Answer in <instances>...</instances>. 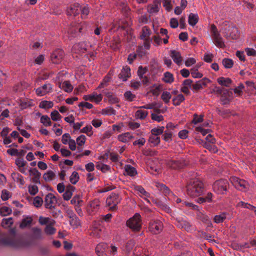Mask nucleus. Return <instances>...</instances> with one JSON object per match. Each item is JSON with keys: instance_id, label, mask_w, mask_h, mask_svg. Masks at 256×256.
I'll list each match as a JSON object with an SVG mask.
<instances>
[{"instance_id": "f257e3e1", "label": "nucleus", "mask_w": 256, "mask_h": 256, "mask_svg": "<svg viewBox=\"0 0 256 256\" xmlns=\"http://www.w3.org/2000/svg\"><path fill=\"white\" fill-rule=\"evenodd\" d=\"M187 194L191 197L198 196L204 191V184L198 180H190L186 186Z\"/></svg>"}, {"instance_id": "f03ea898", "label": "nucleus", "mask_w": 256, "mask_h": 256, "mask_svg": "<svg viewBox=\"0 0 256 256\" xmlns=\"http://www.w3.org/2000/svg\"><path fill=\"white\" fill-rule=\"evenodd\" d=\"M140 218V215L136 213L132 218L127 220L126 223L127 226L132 229L133 232L140 231L142 228Z\"/></svg>"}, {"instance_id": "7ed1b4c3", "label": "nucleus", "mask_w": 256, "mask_h": 256, "mask_svg": "<svg viewBox=\"0 0 256 256\" xmlns=\"http://www.w3.org/2000/svg\"><path fill=\"white\" fill-rule=\"evenodd\" d=\"M229 187L228 182L225 179L216 181L213 184L214 190L218 194H224Z\"/></svg>"}, {"instance_id": "20e7f679", "label": "nucleus", "mask_w": 256, "mask_h": 256, "mask_svg": "<svg viewBox=\"0 0 256 256\" xmlns=\"http://www.w3.org/2000/svg\"><path fill=\"white\" fill-rule=\"evenodd\" d=\"M0 241L4 245L10 246L14 248H20L25 245L24 241L22 239L5 238H2Z\"/></svg>"}, {"instance_id": "39448f33", "label": "nucleus", "mask_w": 256, "mask_h": 256, "mask_svg": "<svg viewBox=\"0 0 256 256\" xmlns=\"http://www.w3.org/2000/svg\"><path fill=\"white\" fill-rule=\"evenodd\" d=\"M166 166L174 170H180L183 168L186 164L185 160H169L166 162Z\"/></svg>"}, {"instance_id": "423d86ee", "label": "nucleus", "mask_w": 256, "mask_h": 256, "mask_svg": "<svg viewBox=\"0 0 256 256\" xmlns=\"http://www.w3.org/2000/svg\"><path fill=\"white\" fill-rule=\"evenodd\" d=\"M232 185L239 190H243L248 188L246 182L236 176L230 177V179Z\"/></svg>"}, {"instance_id": "0eeeda50", "label": "nucleus", "mask_w": 256, "mask_h": 256, "mask_svg": "<svg viewBox=\"0 0 256 256\" xmlns=\"http://www.w3.org/2000/svg\"><path fill=\"white\" fill-rule=\"evenodd\" d=\"M64 56V52L62 49L58 48L52 53L50 60L53 64H58L61 62Z\"/></svg>"}, {"instance_id": "6e6552de", "label": "nucleus", "mask_w": 256, "mask_h": 256, "mask_svg": "<svg viewBox=\"0 0 256 256\" xmlns=\"http://www.w3.org/2000/svg\"><path fill=\"white\" fill-rule=\"evenodd\" d=\"M162 228L163 224L159 220L151 221L149 224L150 231L154 234H160Z\"/></svg>"}, {"instance_id": "1a4fd4ad", "label": "nucleus", "mask_w": 256, "mask_h": 256, "mask_svg": "<svg viewBox=\"0 0 256 256\" xmlns=\"http://www.w3.org/2000/svg\"><path fill=\"white\" fill-rule=\"evenodd\" d=\"M225 36L226 38H230L232 40H237L239 37V32L238 28L234 26H229L228 28L225 29Z\"/></svg>"}, {"instance_id": "9d476101", "label": "nucleus", "mask_w": 256, "mask_h": 256, "mask_svg": "<svg viewBox=\"0 0 256 256\" xmlns=\"http://www.w3.org/2000/svg\"><path fill=\"white\" fill-rule=\"evenodd\" d=\"M81 10V6L78 3H75L70 5L67 8L66 14L68 16H76L80 14Z\"/></svg>"}, {"instance_id": "9b49d317", "label": "nucleus", "mask_w": 256, "mask_h": 256, "mask_svg": "<svg viewBox=\"0 0 256 256\" xmlns=\"http://www.w3.org/2000/svg\"><path fill=\"white\" fill-rule=\"evenodd\" d=\"M54 201H55L56 202H57L56 198L54 195V194L52 193H48L46 194L44 198L46 208L50 210L54 208L55 206L52 204L54 202Z\"/></svg>"}, {"instance_id": "f8f14e48", "label": "nucleus", "mask_w": 256, "mask_h": 256, "mask_svg": "<svg viewBox=\"0 0 256 256\" xmlns=\"http://www.w3.org/2000/svg\"><path fill=\"white\" fill-rule=\"evenodd\" d=\"M221 95L220 100L222 102L223 105L229 104L230 99V97H232V92L227 89L224 88Z\"/></svg>"}, {"instance_id": "ddd939ff", "label": "nucleus", "mask_w": 256, "mask_h": 256, "mask_svg": "<svg viewBox=\"0 0 256 256\" xmlns=\"http://www.w3.org/2000/svg\"><path fill=\"white\" fill-rule=\"evenodd\" d=\"M174 220L177 222L176 226L180 228H184L186 230L190 229L191 225L187 220L180 218H176Z\"/></svg>"}, {"instance_id": "4468645a", "label": "nucleus", "mask_w": 256, "mask_h": 256, "mask_svg": "<svg viewBox=\"0 0 256 256\" xmlns=\"http://www.w3.org/2000/svg\"><path fill=\"white\" fill-rule=\"evenodd\" d=\"M130 68L128 66L123 67L121 72L118 76V78L120 79H122L124 82L126 81L128 78L130 77Z\"/></svg>"}, {"instance_id": "2eb2a0df", "label": "nucleus", "mask_w": 256, "mask_h": 256, "mask_svg": "<svg viewBox=\"0 0 256 256\" xmlns=\"http://www.w3.org/2000/svg\"><path fill=\"white\" fill-rule=\"evenodd\" d=\"M30 176H34L32 178V181L35 184H40V180L41 174L36 168H30L29 170Z\"/></svg>"}, {"instance_id": "dca6fc26", "label": "nucleus", "mask_w": 256, "mask_h": 256, "mask_svg": "<svg viewBox=\"0 0 256 256\" xmlns=\"http://www.w3.org/2000/svg\"><path fill=\"white\" fill-rule=\"evenodd\" d=\"M52 89V85L50 84H45L36 90V94L38 96H44L50 92Z\"/></svg>"}, {"instance_id": "f3484780", "label": "nucleus", "mask_w": 256, "mask_h": 256, "mask_svg": "<svg viewBox=\"0 0 256 256\" xmlns=\"http://www.w3.org/2000/svg\"><path fill=\"white\" fill-rule=\"evenodd\" d=\"M120 199L119 198V195L118 194L114 192L112 194L106 198V204L108 206H111L112 204H118L120 202Z\"/></svg>"}, {"instance_id": "a211bd4d", "label": "nucleus", "mask_w": 256, "mask_h": 256, "mask_svg": "<svg viewBox=\"0 0 256 256\" xmlns=\"http://www.w3.org/2000/svg\"><path fill=\"white\" fill-rule=\"evenodd\" d=\"M107 248L106 244H99L96 248V252L98 256H106V248Z\"/></svg>"}, {"instance_id": "6ab92c4d", "label": "nucleus", "mask_w": 256, "mask_h": 256, "mask_svg": "<svg viewBox=\"0 0 256 256\" xmlns=\"http://www.w3.org/2000/svg\"><path fill=\"white\" fill-rule=\"evenodd\" d=\"M170 56L173 59L174 62H176L178 65L181 64L182 58L179 52L176 51V50H170Z\"/></svg>"}, {"instance_id": "aec40b11", "label": "nucleus", "mask_w": 256, "mask_h": 256, "mask_svg": "<svg viewBox=\"0 0 256 256\" xmlns=\"http://www.w3.org/2000/svg\"><path fill=\"white\" fill-rule=\"evenodd\" d=\"M58 86L67 92H72L74 88L73 86L69 80H66L62 84L61 82H59Z\"/></svg>"}, {"instance_id": "412c9836", "label": "nucleus", "mask_w": 256, "mask_h": 256, "mask_svg": "<svg viewBox=\"0 0 256 256\" xmlns=\"http://www.w3.org/2000/svg\"><path fill=\"white\" fill-rule=\"evenodd\" d=\"M214 42L216 46L220 48H224L226 47V45L223 41L222 37L220 36V34H214V36H212Z\"/></svg>"}, {"instance_id": "4be33fe9", "label": "nucleus", "mask_w": 256, "mask_h": 256, "mask_svg": "<svg viewBox=\"0 0 256 256\" xmlns=\"http://www.w3.org/2000/svg\"><path fill=\"white\" fill-rule=\"evenodd\" d=\"M198 16L197 14L190 13L188 16V22L190 25L194 26L198 23Z\"/></svg>"}, {"instance_id": "5701e85b", "label": "nucleus", "mask_w": 256, "mask_h": 256, "mask_svg": "<svg viewBox=\"0 0 256 256\" xmlns=\"http://www.w3.org/2000/svg\"><path fill=\"white\" fill-rule=\"evenodd\" d=\"M32 238L34 240L42 239V232L40 228H32Z\"/></svg>"}, {"instance_id": "b1692460", "label": "nucleus", "mask_w": 256, "mask_h": 256, "mask_svg": "<svg viewBox=\"0 0 256 256\" xmlns=\"http://www.w3.org/2000/svg\"><path fill=\"white\" fill-rule=\"evenodd\" d=\"M106 96L108 99V101L110 104H116L119 102L118 98L116 96V95L114 94L111 92H104Z\"/></svg>"}, {"instance_id": "393cba45", "label": "nucleus", "mask_w": 256, "mask_h": 256, "mask_svg": "<svg viewBox=\"0 0 256 256\" xmlns=\"http://www.w3.org/2000/svg\"><path fill=\"white\" fill-rule=\"evenodd\" d=\"M218 82L221 86L228 87L232 84V80L230 78L224 77H220L217 80Z\"/></svg>"}, {"instance_id": "a878e982", "label": "nucleus", "mask_w": 256, "mask_h": 256, "mask_svg": "<svg viewBox=\"0 0 256 256\" xmlns=\"http://www.w3.org/2000/svg\"><path fill=\"white\" fill-rule=\"evenodd\" d=\"M212 193L208 192L205 197H200L196 200L199 204H202L206 202H212Z\"/></svg>"}, {"instance_id": "bb28decb", "label": "nucleus", "mask_w": 256, "mask_h": 256, "mask_svg": "<svg viewBox=\"0 0 256 256\" xmlns=\"http://www.w3.org/2000/svg\"><path fill=\"white\" fill-rule=\"evenodd\" d=\"M185 100L184 96L182 94H178L172 98V104L174 106H178Z\"/></svg>"}, {"instance_id": "cd10ccee", "label": "nucleus", "mask_w": 256, "mask_h": 256, "mask_svg": "<svg viewBox=\"0 0 256 256\" xmlns=\"http://www.w3.org/2000/svg\"><path fill=\"white\" fill-rule=\"evenodd\" d=\"M125 171L127 174L130 176H135L137 174L136 168L129 164L126 165Z\"/></svg>"}, {"instance_id": "c85d7f7f", "label": "nucleus", "mask_w": 256, "mask_h": 256, "mask_svg": "<svg viewBox=\"0 0 256 256\" xmlns=\"http://www.w3.org/2000/svg\"><path fill=\"white\" fill-rule=\"evenodd\" d=\"M162 80L166 83L171 84L174 81L173 74L170 72H166L164 74Z\"/></svg>"}, {"instance_id": "c756f323", "label": "nucleus", "mask_w": 256, "mask_h": 256, "mask_svg": "<svg viewBox=\"0 0 256 256\" xmlns=\"http://www.w3.org/2000/svg\"><path fill=\"white\" fill-rule=\"evenodd\" d=\"M134 242L133 240H128L125 244L124 248V250L126 253L128 254L132 250L134 246Z\"/></svg>"}, {"instance_id": "7c9ffc66", "label": "nucleus", "mask_w": 256, "mask_h": 256, "mask_svg": "<svg viewBox=\"0 0 256 256\" xmlns=\"http://www.w3.org/2000/svg\"><path fill=\"white\" fill-rule=\"evenodd\" d=\"M54 106V103L52 101L42 100L39 104V107L42 108L48 109L52 108Z\"/></svg>"}, {"instance_id": "2f4dec72", "label": "nucleus", "mask_w": 256, "mask_h": 256, "mask_svg": "<svg viewBox=\"0 0 256 256\" xmlns=\"http://www.w3.org/2000/svg\"><path fill=\"white\" fill-rule=\"evenodd\" d=\"M152 87L154 88L150 90V92L152 93L154 96H158L162 90V86L160 84L157 85L154 84Z\"/></svg>"}, {"instance_id": "473e14b6", "label": "nucleus", "mask_w": 256, "mask_h": 256, "mask_svg": "<svg viewBox=\"0 0 256 256\" xmlns=\"http://www.w3.org/2000/svg\"><path fill=\"white\" fill-rule=\"evenodd\" d=\"M148 142L153 144V146H156L160 142V138L152 134L148 138Z\"/></svg>"}, {"instance_id": "72a5a7b5", "label": "nucleus", "mask_w": 256, "mask_h": 256, "mask_svg": "<svg viewBox=\"0 0 256 256\" xmlns=\"http://www.w3.org/2000/svg\"><path fill=\"white\" fill-rule=\"evenodd\" d=\"M200 66H194L190 70L192 76L194 78H201L202 77V74L198 72Z\"/></svg>"}, {"instance_id": "f704fd0d", "label": "nucleus", "mask_w": 256, "mask_h": 256, "mask_svg": "<svg viewBox=\"0 0 256 256\" xmlns=\"http://www.w3.org/2000/svg\"><path fill=\"white\" fill-rule=\"evenodd\" d=\"M80 176L76 172H73L70 178V182L73 184H76L79 180Z\"/></svg>"}, {"instance_id": "c9c22d12", "label": "nucleus", "mask_w": 256, "mask_h": 256, "mask_svg": "<svg viewBox=\"0 0 256 256\" xmlns=\"http://www.w3.org/2000/svg\"><path fill=\"white\" fill-rule=\"evenodd\" d=\"M32 222V219L31 217H27L26 218L22 219L20 225V228H24L28 226Z\"/></svg>"}, {"instance_id": "e433bc0d", "label": "nucleus", "mask_w": 256, "mask_h": 256, "mask_svg": "<svg viewBox=\"0 0 256 256\" xmlns=\"http://www.w3.org/2000/svg\"><path fill=\"white\" fill-rule=\"evenodd\" d=\"M55 176V174L52 170H48L44 174L43 178L46 182L50 181L52 180Z\"/></svg>"}, {"instance_id": "4c0bfd02", "label": "nucleus", "mask_w": 256, "mask_h": 256, "mask_svg": "<svg viewBox=\"0 0 256 256\" xmlns=\"http://www.w3.org/2000/svg\"><path fill=\"white\" fill-rule=\"evenodd\" d=\"M222 64L225 68H230L234 65V62L230 58H224L222 60Z\"/></svg>"}, {"instance_id": "58836bf2", "label": "nucleus", "mask_w": 256, "mask_h": 256, "mask_svg": "<svg viewBox=\"0 0 256 256\" xmlns=\"http://www.w3.org/2000/svg\"><path fill=\"white\" fill-rule=\"evenodd\" d=\"M171 98V94L167 91L164 92L161 95V98L165 104H168Z\"/></svg>"}, {"instance_id": "ea45409f", "label": "nucleus", "mask_w": 256, "mask_h": 256, "mask_svg": "<svg viewBox=\"0 0 256 256\" xmlns=\"http://www.w3.org/2000/svg\"><path fill=\"white\" fill-rule=\"evenodd\" d=\"M92 127L90 125H87L80 130V132L82 133L86 134L88 136H90L93 134L92 131Z\"/></svg>"}, {"instance_id": "a19ab883", "label": "nucleus", "mask_w": 256, "mask_h": 256, "mask_svg": "<svg viewBox=\"0 0 256 256\" xmlns=\"http://www.w3.org/2000/svg\"><path fill=\"white\" fill-rule=\"evenodd\" d=\"M134 190H137L146 198H149L150 196V194L146 191L144 188L141 186H134Z\"/></svg>"}, {"instance_id": "79ce46f5", "label": "nucleus", "mask_w": 256, "mask_h": 256, "mask_svg": "<svg viewBox=\"0 0 256 256\" xmlns=\"http://www.w3.org/2000/svg\"><path fill=\"white\" fill-rule=\"evenodd\" d=\"M12 213V210L7 206H2L0 208V214L2 216L10 215Z\"/></svg>"}, {"instance_id": "37998d69", "label": "nucleus", "mask_w": 256, "mask_h": 256, "mask_svg": "<svg viewBox=\"0 0 256 256\" xmlns=\"http://www.w3.org/2000/svg\"><path fill=\"white\" fill-rule=\"evenodd\" d=\"M148 114L147 111L138 110L136 112V117L141 120H144Z\"/></svg>"}, {"instance_id": "c03bdc74", "label": "nucleus", "mask_w": 256, "mask_h": 256, "mask_svg": "<svg viewBox=\"0 0 256 256\" xmlns=\"http://www.w3.org/2000/svg\"><path fill=\"white\" fill-rule=\"evenodd\" d=\"M70 202L72 204H75L76 206H80L81 204L83 202V201L80 200V196L76 194L74 196L70 201Z\"/></svg>"}, {"instance_id": "a18cd8bd", "label": "nucleus", "mask_w": 256, "mask_h": 256, "mask_svg": "<svg viewBox=\"0 0 256 256\" xmlns=\"http://www.w3.org/2000/svg\"><path fill=\"white\" fill-rule=\"evenodd\" d=\"M44 232L48 235H52L56 232V229L51 226V224H48L44 228Z\"/></svg>"}, {"instance_id": "49530a36", "label": "nucleus", "mask_w": 256, "mask_h": 256, "mask_svg": "<svg viewBox=\"0 0 256 256\" xmlns=\"http://www.w3.org/2000/svg\"><path fill=\"white\" fill-rule=\"evenodd\" d=\"M226 218V213H222L220 215H216L214 218V222L216 223H220L224 221Z\"/></svg>"}, {"instance_id": "de8ad7c7", "label": "nucleus", "mask_w": 256, "mask_h": 256, "mask_svg": "<svg viewBox=\"0 0 256 256\" xmlns=\"http://www.w3.org/2000/svg\"><path fill=\"white\" fill-rule=\"evenodd\" d=\"M43 204L42 198L39 196H36L34 199L33 204L36 208L40 207Z\"/></svg>"}, {"instance_id": "09e8293b", "label": "nucleus", "mask_w": 256, "mask_h": 256, "mask_svg": "<svg viewBox=\"0 0 256 256\" xmlns=\"http://www.w3.org/2000/svg\"><path fill=\"white\" fill-rule=\"evenodd\" d=\"M116 112V110L112 108H107L102 109V114L115 115Z\"/></svg>"}, {"instance_id": "8fccbe9b", "label": "nucleus", "mask_w": 256, "mask_h": 256, "mask_svg": "<svg viewBox=\"0 0 256 256\" xmlns=\"http://www.w3.org/2000/svg\"><path fill=\"white\" fill-rule=\"evenodd\" d=\"M70 224L71 226H75L76 228L80 226V222L78 218L76 216L74 218L70 219Z\"/></svg>"}, {"instance_id": "3c124183", "label": "nucleus", "mask_w": 256, "mask_h": 256, "mask_svg": "<svg viewBox=\"0 0 256 256\" xmlns=\"http://www.w3.org/2000/svg\"><path fill=\"white\" fill-rule=\"evenodd\" d=\"M50 116L52 120L54 121L59 120L62 118V116L56 110L52 112L50 114Z\"/></svg>"}, {"instance_id": "603ef678", "label": "nucleus", "mask_w": 256, "mask_h": 256, "mask_svg": "<svg viewBox=\"0 0 256 256\" xmlns=\"http://www.w3.org/2000/svg\"><path fill=\"white\" fill-rule=\"evenodd\" d=\"M148 8V11L150 14L156 13L159 11L158 6L154 4H149Z\"/></svg>"}, {"instance_id": "864d4df0", "label": "nucleus", "mask_w": 256, "mask_h": 256, "mask_svg": "<svg viewBox=\"0 0 256 256\" xmlns=\"http://www.w3.org/2000/svg\"><path fill=\"white\" fill-rule=\"evenodd\" d=\"M28 188V192L32 196L36 195L38 191V187L36 185H30Z\"/></svg>"}, {"instance_id": "5fc2aeb1", "label": "nucleus", "mask_w": 256, "mask_h": 256, "mask_svg": "<svg viewBox=\"0 0 256 256\" xmlns=\"http://www.w3.org/2000/svg\"><path fill=\"white\" fill-rule=\"evenodd\" d=\"M124 96L126 99L130 102L134 100L136 96L135 94H132L130 91H127L124 94Z\"/></svg>"}, {"instance_id": "6e6d98bb", "label": "nucleus", "mask_w": 256, "mask_h": 256, "mask_svg": "<svg viewBox=\"0 0 256 256\" xmlns=\"http://www.w3.org/2000/svg\"><path fill=\"white\" fill-rule=\"evenodd\" d=\"M86 137L84 135L82 134L80 136H78L76 139V143L79 146H83L86 142Z\"/></svg>"}, {"instance_id": "4d7b16f0", "label": "nucleus", "mask_w": 256, "mask_h": 256, "mask_svg": "<svg viewBox=\"0 0 256 256\" xmlns=\"http://www.w3.org/2000/svg\"><path fill=\"white\" fill-rule=\"evenodd\" d=\"M203 86H206V84L202 82L200 80L192 85V88L194 90H198L202 88Z\"/></svg>"}, {"instance_id": "13d9d810", "label": "nucleus", "mask_w": 256, "mask_h": 256, "mask_svg": "<svg viewBox=\"0 0 256 256\" xmlns=\"http://www.w3.org/2000/svg\"><path fill=\"white\" fill-rule=\"evenodd\" d=\"M238 205L239 206H242L244 208H248L250 210H254V211H256V206H254L250 204H248V203H246L244 202H240L239 203H238Z\"/></svg>"}, {"instance_id": "bf43d9fd", "label": "nucleus", "mask_w": 256, "mask_h": 256, "mask_svg": "<svg viewBox=\"0 0 256 256\" xmlns=\"http://www.w3.org/2000/svg\"><path fill=\"white\" fill-rule=\"evenodd\" d=\"M10 196V192L8 190H2L1 198L4 201L8 200Z\"/></svg>"}, {"instance_id": "052dcab7", "label": "nucleus", "mask_w": 256, "mask_h": 256, "mask_svg": "<svg viewBox=\"0 0 256 256\" xmlns=\"http://www.w3.org/2000/svg\"><path fill=\"white\" fill-rule=\"evenodd\" d=\"M13 224V220L12 218H3L2 222V226H12Z\"/></svg>"}, {"instance_id": "680f3d73", "label": "nucleus", "mask_w": 256, "mask_h": 256, "mask_svg": "<svg viewBox=\"0 0 256 256\" xmlns=\"http://www.w3.org/2000/svg\"><path fill=\"white\" fill-rule=\"evenodd\" d=\"M203 115H200L199 117H198V115L196 114L194 115V118L192 120V122L194 124H196L198 122H202L203 121Z\"/></svg>"}, {"instance_id": "e2e57ef3", "label": "nucleus", "mask_w": 256, "mask_h": 256, "mask_svg": "<svg viewBox=\"0 0 256 256\" xmlns=\"http://www.w3.org/2000/svg\"><path fill=\"white\" fill-rule=\"evenodd\" d=\"M160 103H157L156 102L147 104L145 106H142L140 107V108H146V109H153L154 110V108H156L157 106L160 104Z\"/></svg>"}, {"instance_id": "0e129e2a", "label": "nucleus", "mask_w": 256, "mask_h": 256, "mask_svg": "<svg viewBox=\"0 0 256 256\" xmlns=\"http://www.w3.org/2000/svg\"><path fill=\"white\" fill-rule=\"evenodd\" d=\"M130 132H126L123 134H120L118 136V140L123 142H127L126 138L129 136Z\"/></svg>"}, {"instance_id": "69168bd1", "label": "nucleus", "mask_w": 256, "mask_h": 256, "mask_svg": "<svg viewBox=\"0 0 256 256\" xmlns=\"http://www.w3.org/2000/svg\"><path fill=\"white\" fill-rule=\"evenodd\" d=\"M80 12L82 13V17L86 18L90 12V10L88 6H85L82 8H81Z\"/></svg>"}, {"instance_id": "338daca9", "label": "nucleus", "mask_w": 256, "mask_h": 256, "mask_svg": "<svg viewBox=\"0 0 256 256\" xmlns=\"http://www.w3.org/2000/svg\"><path fill=\"white\" fill-rule=\"evenodd\" d=\"M151 118L152 120L160 122L164 120V116L162 115H157L154 113L151 114Z\"/></svg>"}, {"instance_id": "774afa93", "label": "nucleus", "mask_w": 256, "mask_h": 256, "mask_svg": "<svg viewBox=\"0 0 256 256\" xmlns=\"http://www.w3.org/2000/svg\"><path fill=\"white\" fill-rule=\"evenodd\" d=\"M15 163L16 166H18L19 168H20L25 166L26 162L24 161L22 158H17L16 160Z\"/></svg>"}]
</instances>
